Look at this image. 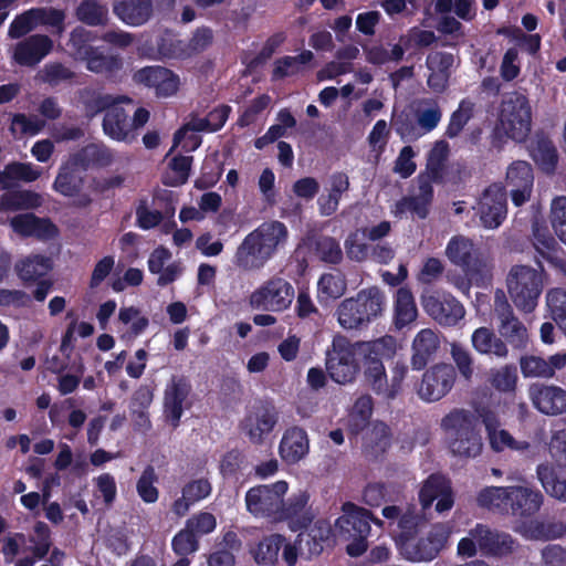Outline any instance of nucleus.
Returning a JSON list of instances; mask_svg holds the SVG:
<instances>
[{"label":"nucleus","instance_id":"9d476101","mask_svg":"<svg viewBox=\"0 0 566 566\" xmlns=\"http://www.w3.org/2000/svg\"><path fill=\"white\" fill-rule=\"evenodd\" d=\"M370 520L371 515L367 510L352 503L344 504L343 515L337 518L336 527L339 536L349 542L346 551L350 556H359L366 551Z\"/></svg>","mask_w":566,"mask_h":566},{"label":"nucleus","instance_id":"58836bf2","mask_svg":"<svg viewBox=\"0 0 566 566\" xmlns=\"http://www.w3.org/2000/svg\"><path fill=\"white\" fill-rule=\"evenodd\" d=\"M346 279L339 272L323 274L317 282V298L321 304H328L346 292Z\"/></svg>","mask_w":566,"mask_h":566},{"label":"nucleus","instance_id":"bb28decb","mask_svg":"<svg viewBox=\"0 0 566 566\" xmlns=\"http://www.w3.org/2000/svg\"><path fill=\"white\" fill-rule=\"evenodd\" d=\"M310 450V442L305 430L294 427L287 429L280 442L279 452L283 461L294 464L301 461Z\"/></svg>","mask_w":566,"mask_h":566},{"label":"nucleus","instance_id":"72a5a7b5","mask_svg":"<svg viewBox=\"0 0 566 566\" xmlns=\"http://www.w3.org/2000/svg\"><path fill=\"white\" fill-rule=\"evenodd\" d=\"M349 188V179L345 174H335L329 179V186L326 195H322L318 200L319 212L323 216H332L338 208L340 197Z\"/></svg>","mask_w":566,"mask_h":566},{"label":"nucleus","instance_id":"f257e3e1","mask_svg":"<svg viewBox=\"0 0 566 566\" xmlns=\"http://www.w3.org/2000/svg\"><path fill=\"white\" fill-rule=\"evenodd\" d=\"M289 239L286 226L269 221L245 237L235 254L237 265L243 270L261 269Z\"/></svg>","mask_w":566,"mask_h":566},{"label":"nucleus","instance_id":"7c9ffc66","mask_svg":"<svg viewBox=\"0 0 566 566\" xmlns=\"http://www.w3.org/2000/svg\"><path fill=\"white\" fill-rule=\"evenodd\" d=\"M411 365L415 369H422L439 347L437 334L424 328L417 333L412 340Z\"/></svg>","mask_w":566,"mask_h":566},{"label":"nucleus","instance_id":"de8ad7c7","mask_svg":"<svg viewBox=\"0 0 566 566\" xmlns=\"http://www.w3.org/2000/svg\"><path fill=\"white\" fill-rule=\"evenodd\" d=\"M533 159L546 172L555 169L557 164V151L553 143L546 138L536 140L531 150Z\"/></svg>","mask_w":566,"mask_h":566},{"label":"nucleus","instance_id":"f704fd0d","mask_svg":"<svg viewBox=\"0 0 566 566\" xmlns=\"http://www.w3.org/2000/svg\"><path fill=\"white\" fill-rule=\"evenodd\" d=\"M446 255L453 264L468 266L478 259V249L470 238L454 235L446 247Z\"/></svg>","mask_w":566,"mask_h":566},{"label":"nucleus","instance_id":"864d4df0","mask_svg":"<svg viewBox=\"0 0 566 566\" xmlns=\"http://www.w3.org/2000/svg\"><path fill=\"white\" fill-rule=\"evenodd\" d=\"M191 157H176L171 160L164 176V182L169 186H180L188 180Z\"/></svg>","mask_w":566,"mask_h":566},{"label":"nucleus","instance_id":"c756f323","mask_svg":"<svg viewBox=\"0 0 566 566\" xmlns=\"http://www.w3.org/2000/svg\"><path fill=\"white\" fill-rule=\"evenodd\" d=\"M483 422L489 433L490 444L494 451L512 450L525 452L530 449L527 441L515 440L506 430L500 428L497 420L490 413L483 415Z\"/></svg>","mask_w":566,"mask_h":566},{"label":"nucleus","instance_id":"20e7f679","mask_svg":"<svg viewBox=\"0 0 566 566\" xmlns=\"http://www.w3.org/2000/svg\"><path fill=\"white\" fill-rule=\"evenodd\" d=\"M532 129V107L526 95L511 92L504 95L497 115L496 132L515 142H524Z\"/></svg>","mask_w":566,"mask_h":566},{"label":"nucleus","instance_id":"412c9836","mask_svg":"<svg viewBox=\"0 0 566 566\" xmlns=\"http://www.w3.org/2000/svg\"><path fill=\"white\" fill-rule=\"evenodd\" d=\"M419 500L424 510L437 501L436 511L439 513L451 510L454 503L450 483L441 475H431L426 480L420 489Z\"/></svg>","mask_w":566,"mask_h":566},{"label":"nucleus","instance_id":"c03bdc74","mask_svg":"<svg viewBox=\"0 0 566 566\" xmlns=\"http://www.w3.org/2000/svg\"><path fill=\"white\" fill-rule=\"evenodd\" d=\"M511 486H490L481 490L476 501L480 506L509 512V499Z\"/></svg>","mask_w":566,"mask_h":566},{"label":"nucleus","instance_id":"f8f14e48","mask_svg":"<svg viewBox=\"0 0 566 566\" xmlns=\"http://www.w3.org/2000/svg\"><path fill=\"white\" fill-rule=\"evenodd\" d=\"M287 489L289 486L285 481H277L272 485L252 488L245 495L247 509L255 516L283 520L286 514L282 511V497Z\"/></svg>","mask_w":566,"mask_h":566},{"label":"nucleus","instance_id":"680f3d73","mask_svg":"<svg viewBox=\"0 0 566 566\" xmlns=\"http://www.w3.org/2000/svg\"><path fill=\"white\" fill-rule=\"evenodd\" d=\"M156 481L157 475L154 468H146L137 482V492L144 502L154 503L158 500V490L155 486Z\"/></svg>","mask_w":566,"mask_h":566},{"label":"nucleus","instance_id":"9b49d317","mask_svg":"<svg viewBox=\"0 0 566 566\" xmlns=\"http://www.w3.org/2000/svg\"><path fill=\"white\" fill-rule=\"evenodd\" d=\"M294 296V287L287 280L273 276L251 293L249 304L254 310L282 312L291 306Z\"/></svg>","mask_w":566,"mask_h":566},{"label":"nucleus","instance_id":"7ed1b4c3","mask_svg":"<svg viewBox=\"0 0 566 566\" xmlns=\"http://www.w3.org/2000/svg\"><path fill=\"white\" fill-rule=\"evenodd\" d=\"M384 307L385 295L378 287L370 286L339 303L336 310L337 321L345 329H356L379 316Z\"/></svg>","mask_w":566,"mask_h":566},{"label":"nucleus","instance_id":"13d9d810","mask_svg":"<svg viewBox=\"0 0 566 566\" xmlns=\"http://www.w3.org/2000/svg\"><path fill=\"white\" fill-rule=\"evenodd\" d=\"M450 354L460 375L465 380H471L474 374V360L469 349L460 344L452 343Z\"/></svg>","mask_w":566,"mask_h":566},{"label":"nucleus","instance_id":"e2e57ef3","mask_svg":"<svg viewBox=\"0 0 566 566\" xmlns=\"http://www.w3.org/2000/svg\"><path fill=\"white\" fill-rule=\"evenodd\" d=\"M366 235L361 230L353 232L345 241L346 254L350 260L361 262L369 255L368 245L364 242Z\"/></svg>","mask_w":566,"mask_h":566},{"label":"nucleus","instance_id":"4c0bfd02","mask_svg":"<svg viewBox=\"0 0 566 566\" xmlns=\"http://www.w3.org/2000/svg\"><path fill=\"white\" fill-rule=\"evenodd\" d=\"M471 344L480 354H492L500 358L507 356V347L504 342L488 327L476 328L471 336Z\"/></svg>","mask_w":566,"mask_h":566},{"label":"nucleus","instance_id":"052dcab7","mask_svg":"<svg viewBox=\"0 0 566 566\" xmlns=\"http://www.w3.org/2000/svg\"><path fill=\"white\" fill-rule=\"evenodd\" d=\"M106 14L107 9L94 0L83 1L76 9L77 19L92 25L102 23Z\"/></svg>","mask_w":566,"mask_h":566},{"label":"nucleus","instance_id":"0eeeda50","mask_svg":"<svg viewBox=\"0 0 566 566\" xmlns=\"http://www.w3.org/2000/svg\"><path fill=\"white\" fill-rule=\"evenodd\" d=\"M506 285L515 306L520 311L530 313L537 306L544 287V275L533 268L515 265L507 275Z\"/></svg>","mask_w":566,"mask_h":566},{"label":"nucleus","instance_id":"3c124183","mask_svg":"<svg viewBox=\"0 0 566 566\" xmlns=\"http://www.w3.org/2000/svg\"><path fill=\"white\" fill-rule=\"evenodd\" d=\"M283 546V537L281 535H271L261 541L254 552L258 563L272 565L277 560L279 552Z\"/></svg>","mask_w":566,"mask_h":566},{"label":"nucleus","instance_id":"bf43d9fd","mask_svg":"<svg viewBox=\"0 0 566 566\" xmlns=\"http://www.w3.org/2000/svg\"><path fill=\"white\" fill-rule=\"evenodd\" d=\"M113 160L112 153L102 145H88L85 147L80 155V158H77V163L82 166H88V165H98V166H106L111 164Z\"/></svg>","mask_w":566,"mask_h":566},{"label":"nucleus","instance_id":"aec40b11","mask_svg":"<svg viewBox=\"0 0 566 566\" xmlns=\"http://www.w3.org/2000/svg\"><path fill=\"white\" fill-rule=\"evenodd\" d=\"M528 392L534 407L542 413L556 416L566 412V390L563 388L534 384Z\"/></svg>","mask_w":566,"mask_h":566},{"label":"nucleus","instance_id":"a19ab883","mask_svg":"<svg viewBox=\"0 0 566 566\" xmlns=\"http://www.w3.org/2000/svg\"><path fill=\"white\" fill-rule=\"evenodd\" d=\"M77 157H74L70 163L62 166L54 184L53 188L63 196L73 197L80 190L82 186V179L71 166H77Z\"/></svg>","mask_w":566,"mask_h":566},{"label":"nucleus","instance_id":"69168bd1","mask_svg":"<svg viewBox=\"0 0 566 566\" xmlns=\"http://www.w3.org/2000/svg\"><path fill=\"white\" fill-rule=\"evenodd\" d=\"M521 370L524 377L551 378L552 369L546 359L538 356H525L521 359Z\"/></svg>","mask_w":566,"mask_h":566},{"label":"nucleus","instance_id":"5fc2aeb1","mask_svg":"<svg viewBox=\"0 0 566 566\" xmlns=\"http://www.w3.org/2000/svg\"><path fill=\"white\" fill-rule=\"evenodd\" d=\"M373 413V399L364 395L357 398L349 415L350 427L358 432L368 423Z\"/></svg>","mask_w":566,"mask_h":566},{"label":"nucleus","instance_id":"774afa93","mask_svg":"<svg viewBox=\"0 0 566 566\" xmlns=\"http://www.w3.org/2000/svg\"><path fill=\"white\" fill-rule=\"evenodd\" d=\"M551 221L556 234L566 244V197H557L553 200Z\"/></svg>","mask_w":566,"mask_h":566},{"label":"nucleus","instance_id":"5701e85b","mask_svg":"<svg viewBox=\"0 0 566 566\" xmlns=\"http://www.w3.org/2000/svg\"><path fill=\"white\" fill-rule=\"evenodd\" d=\"M277 423V413L270 407H258L243 421V431L252 443L261 444Z\"/></svg>","mask_w":566,"mask_h":566},{"label":"nucleus","instance_id":"c9c22d12","mask_svg":"<svg viewBox=\"0 0 566 566\" xmlns=\"http://www.w3.org/2000/svg\"><path fill=\"white\" fill-rule=\"evenodd\" d=\"M115 13L125 23L140 25L145 23L151 13L150 0H125L116 4Z\"/></svg>","mask_w":566,"mask_h":566},{"label":"nucleus","instance_id":"2f4dec72","mask_svg":"<svg viewBox=\"0 0 566 566\" xmlns=\"http://www.w3.org/2000/svg\"><path fill=\"white\" fill-rule=\"evenodd\" d=\"M11 227L21 235H35L38 238H52L56 228L48 220H41L31 213L20 214L11 219Z\"/></svg>","mask_w":566,"mask_h":566},{"label":"nucleus","instance_id":"338daca9","mask_svg":"<svg viewBox=\"0 0 566 566\" xmlns=\"http://www.w3.org/2000/svg\"><path fill=\"white\" fill-rule=\"evenodd\" d=\"M473 103L469 101H462L460 103L458 109L452 114L447 128V135L449 137H455L460 134V132L471 118L473 114Z\"/></svg>","mask_w":566,"mask_h":566},{"label":"nucleus","instance_id":"473e14b6","mask_svg":"<svg viewBox=\"0 0 566 566\" xmlns=\"http://www.w3.org/2000/svg\"><path fill=\"white\" fill-rule=\"evenodd\" d=\"M418 317V310L411 292L401 287L397 291L394 302V324L401 329L412 324Z\"/></svg>","mask_w":566,"mask_h":566},{"label":"nucleus","instance_id":"1a4fd4ad","mask_svg":"<svg viewBox=\"0 0 566 566\" xmlns=\"http://www.w3.org/2000/svg\"><path fill=\"white\" fill-rule=\"evenodd\" d=\"M50 548V530L46 524L38 522L34 526V536L27 538L17 534L8 538L2 552L8 560L17 559L15 566H33L35 560L42 558Z\"/></svg>","mask_w":566,"mask_h":566},{"label":"nucleus","instance_id":"a211bd4d","mask_svg":"<svg viewBox=\"0 0 566 566\" xmlns=\"http://www.w3.org/2000/svg\"><path fill=\"white\" fill-rule=\"evenodd\" d=\"M422 305L424 311L442 325H454L465 314L462 304L448 294H427L422 297Z\"/></svg>","mask_w":566,"mask_h":566},{"label":"nucleus","instance_id":"79ce46f5","mask_svg":"<svg viewBox=\"0 0 566 566\" xmlns=\"http://www.w3.org/2000/svg\"><path fill=\"white\" fill-rule=\"evenodd\" d=\"M537 478L547 494L566 502V479H560L552 465H538Z\"/></svg>","mask_w":566,"mask_h":566},{"label":"nucleus","instance_id":"4d7b16f0","mask_svg":"<svg viewBox=\"0 0 566 566\" xmlns=\"http://www.w3.org/2000/svg\"><path fill=\"white\" fill-rule=\"evenodd\" d=\"M441 116L440 107L433 102L421 103L416 114L417 123L423 133L434 129L441 120Z\"/></svg>","mask_w":566,"mask_h":566},{"label":"nucleus","instance_id":"37998d69","mask_svg":"<svg viewBox=\"0 0 566 566\" xmlns=\"http://www.w3.org/2000/svg\"><path fill=\"white\" fill-rule=\"evenodd\" d=\"M51 268V260L38 254L28 256L15 265L17 272L23 281H34L44 276Z\"/></svg>","mask_w":566,"mask_h":566},{"label":"nucleus","instance_id":"2eb2a0df","mask_svg":"<svg viewBox=\"0 0 566 566\" xmlns=\"http://www.w3.org/2000/svg\"><path fill=\"white\" fill-rule=\"evenodd\" d=\"M454 380L455 370L451 365H436L424 373L418 395L424 401H437L451 390Z\"/></svg>","mask_w":566,"mask_h":566},{"label":"nucleus","instance_id":"393cba45","mask_svg":"<svg viewBox=\"0 0 566 566\" xmlns=\"http://www.w3.org/2000/svg\"><path fill=\"white\" fill-rule=\"evenodd\" d=\"M53 48L48 35L35 34L17 44L13 59L21 65L33 66L46 56Z\"/></svg>","mask_w":566,"mask_h":566},{"label":"nucleus","instance_id":"a18cd8bd","mask_svg":"<svg viewBox=\"0 0 566 566\" xmlns=\"http://www.w3.org/2000/svg\"><path fill=\"white\" fill-rule=\"evenodd\" d=\"M534 245L539 254L566 274V260L558 255L555 240L539 229H534Z\"/></svg>","mask_w":566,"mask_h":566},{"label":"nucleus","instance_id":"6ab92c4d","mask_svg":"<svg viewBox=\"0 0 566 566\" xmlns=\"http://www.w3.org/2000/svg\"><path fill=\"white\" fill-rule=\"evenodd\" d=\"M506 187L515 206H522L530 200L533 190L534 175L531 165L524 160L512 163L506 171Z\"/></svg>","mask_w":566,"mask_h":566},{"label":"nucleus","instance_id":"cd10ccee","mask_svg":"<svg viewBox=\"0 0 566 566\" xmlns=\"http://www.w3.org/2000/svg\"><path fill=\"white\" fill-rule=\"evenodd\" d=\"M454 64L452 54L443 52H432L427 57L429 70L428 85L436 92H442L449 81L450 71Z\"/></svg>","mask_w":566,"mask_h":566},{"label":"nucleus","instance_id":"49530a36","mask_svg":"<svg viewBox=\"0 0 566 566\" xmlns=\"http://www.w3.org/2000/svg\"><path fill=\"white\" fill-rule=\"evenodd\" d=\"M45 127V120L38 116H27L25 114H14L9 127L15 138L24 136H34Z\"/></svg>","mask_w":566,"mask_h":566},{"label":"nucleus","instance_id":"b1692460","mask_svg":"<svg viewBox=\"0 0 566 566\" xmlns=\"http://www.w3.org/2000/svg\"><path fill=\"white\" fill-rule=\"evenodd\" d=\"M433 197V189L429 181H420L418 191L411 196L403 197L391 207L394 217L402 219L408 213L424 219Z\"/></svg>","mask_w":566,"mask_h":566},{"label":"nucleus","instance_id":"f3484780","mask_svg":"<svg viewBox=\"0 0 566 566\" xmlns=\"http://www.w3.org/2000/svg\"><path fill=\"white\" fill-rule=\"evenodd\" d=\"M190 391V382L184 377H172L165 388L164 416L172 428L180 422Z\"/></svg>","mask_w":566,"mask_h":566},{"label":"nucleus","instance_id":"dca6fc26","mask_svg":"<svg viewBox=\"0 0 566 566\" xmlns=\"http://www.w3.org/2000/svg\"><path fill=\"white\" fill-rule=\"evenodd\" d=\"M476 214L486 229L497 228L506 217V195L499 185L490 186L481 196Z\"/></svg>","mask_w":566,"mask_h":566},{"label":"nucleus","instance_id":"4468645a","mask_svg":"<svg viewBox=\"0 0 566 566\" xmlns=\"http://www.w3.org/2000/svg\"><path fill=\"white\" fill-rule=\"evenodd\" d=\"M494 313L499 319V333L512 346L522 348L528 340V333L522 322L514 315L503 291L494 295Z\"/></svg>","mask_w":566,"mask_h":566},{"label":"nucleus","instance_id":"ea45409f","mask_svg":"<svg viewBox=\"0 0 566 566\" xmlns=\"http://www.w3.org/2000/svg\"><path fill=\"white\" fill-rule=\"evenodd\" d=\"M360 352L365 358H392L399 349V344L394 336L386 335L371 342H358Z\"/></svg>","mask_w":566,"mask_h":566},{"label":"nucleus","instance_id":"6e6552de","mask_svg":"<svg viewBox=\"0 0 566 566\" xmlns=\"http://www.w3.org/2000/svg\"><path fill=\"white\" fill-rule=\"evenodd\" d=\"M363 356L357 343H352L344 336H335L331 348L326 353V370L337 384L353 382L358 375L359 357Z\"/></svg>","mask_w":566,"mask_h":566},{"label":"nucleus","instance_id":"8fccbe9b","mask_svg":"<svg viewBox=\"0 0 566 566\" xmlns=\"http://www.w3.org/2000/svg\"><path fill=\"white\" fill-rule=\"evenodd\" d=\"M489 381L491 386L499 391H514L517 382L516 368L505 365L500 368L491 369Z\"/></svg>","mask_w":566,"mask_h":566},{"label":"nucleus","instance_id":"0e129e2a","mask_svg":"<svg viewBox=\"0 0 566 566\" xmlns=\"http://www.w3.org/2000/svg\"><path fill=\"white\" fill-rule=\"evenodd\" d=\"M118 319L125 325H130L133 336L143 333L149 323L148 318L135 306L122 307L118 313Z\"/></svg>","mask_w":566,"mask_h":566},{"label":"nucleus","instance_id":"603ef678","mask_svg":"<svg viewBox=\"0 0 566 566\" xmlns=\"http://www.w3.org/2000/svg\"><path fill=\"white\" fill-rule=\"evenodd\" d=\"M42 169L31 163H11L6 166V175L11 181V187L17 182H32L41 177Z\"/></svg>","mask_w":566,"mask_h":566},{"label":"nucleus","instance_id":"e433bc0d","mask_svg":"<svg viewBox=\"0 0 566 566\" xmlns=\"http://www.w3.org/2000/svg\"><path fill=\"white\" fill-rule=\"evenodd\" d=\"M491 539L492 531L483 524H478L469 531L465 537L460 539L458 554L462 557H472L478 553V549L486 553Z\"/></svg>","mask_w":566,"mask_h":566},{"label":"nucleus","instance_id":"09e8293b","mask_svg":"<svg viewBox=\"0 0 566 566\" xmlns=\"http://www.w3.org/2000/svg\"><path fill=\"white\" fill-rule=\"evenodd\" d=\"M546 306L551 317L566 334V291L552 289L546 294Z\"/></svg>","mask_w":566,"mask_h":566},{"label":"nucleus","instance_id":"39448f33","mask_svg":"<svg viewBox=\"0 0 566 566\" xmlns=\"http://www.w3.org/2000/svg\"><path fill=\"white\" fill-rule=\"evenodd\" d=\"M133 109V101L126 96L97 95L87 104V112L91 114L106 111L103 122L104 132L119 142H130L135 138V134H130L128 118Z\"/></svg>","mask_w":566,"mask_h":566},{"label":"nucleus","instance_id":"ddd939ff","mask_svg":"<svg viewBox=\"0 0 566 566\" xmlns=\"http://www.w3.org/2000/svg\"><path fill=\"white\" fill-rule=\"evenodd\" d=\"M90 32L83 28H76L71 33L70 46L75 59L86 62L90 71L96 73L114 72L119 69L120 61L115 56H105L97 49L88 45Z\"/></svg>","mask_w":566,"mask_h":566},{"label":"nucleus","instance_id":"423d86ee","mask_svg":"<svg viewBox=\"0 0 566 566\" xmlns=\"http://www.w3.org/2000/svg\"><path fill=\"white\" fill-rule=\"evenodd\" d=\"M449 436V448L460 457H476L482 450V440L475 430V421L463 410H455L442 419Z\"/></svg>","mask_w":566,"mask_h":566},{"label":"nucleus","instance_id":"a878e982","mask_svg":"<svg viewBox=\"0 0 566 566\" xmlns=\"http://www.w3.org/2000/svg\"><path fill=\"white\" fill-rule=\"evenodd\" d=\"M543 503V496L538 491L527 485L511 486L509 499V512L515 516L525 517L536 513Z\"/></svg>","mask_w":566,"mask_h":566},{"label":"nucleus","instance_id":"c85d7f7f","mask_svg":"<svg viewBox=\"0 0 566 566\" xmlns=\"http://www.w3.org/2000/svg\"><path fill=\"white\" fill-rule=\"evenodd\" d=\"M211 491V483L206 478L189 481L182 488L181 496L174 502L172 512L178 516L186 515L191 505L208 497Z\"/></svg>","mask_w":566,"mask_h":566},{"label":"nucleus","instance_id":"4be33fe9","mask_svg":"<svg viewBox=\"0 0 566 566\" xmlns=\"http://www.w3.org/2000/svg\"><path fill=\"white\" fill-rule=\"evenodd\" d=\"M134 80L155 88L156 94L164 97L176 94L180 86V80L176 74L159 66H148L137 71L134 74Z\"/></svg>","mask_w":566,"mask_h":566},{"label":"nucleus","instance_id":"6e6d98bb","mask_svg":"<svg viewBox=\"0 0 566 566\" xmlns=\"http://www.w3.org/2000/svg\"><path fill=\"white\" fill-rule=\"evenodd\" d=\"M365 378L377 394L384 396L387 376L381 360L377 358H366Z\"/></svg>","mask_w":566,"mask_h":566},{"label":"nucleus","instance_id":"f03ea898","mask_svg":"<svg viewBox=\"0 0 566 566\" xmlns=\"http://www.w3.org/2000/svg\"><path fill=\"white\" fill-rule=\"evenodd\" d=\"M410 518L402 516L398 526L401 530L396 537L399 553L413 563L430 562L446 547L452 527L448 523L434 524L424 537H415L407 528Z\"/></svg>","mask_w":566,"mask_h":566}]
</instances>
